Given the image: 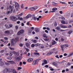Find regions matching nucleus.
<instances>
[{
	"label": "nucleus",
	"mask_w": 73,
	"mask_h": 73,
	"mask_svg": "<svg viewBox=\"0 0 73 73\" xmlns=\"http://www.w3.org/2000/svg\"><path fill=\"white\" fill-rule=\"evenodd\" d=\"M60 27L62 28H67V27L66 26L61 25Z\"/></svg>",
	"instance_id": "obj_21"
},
{
	"label": "nucleus",
	"mask_w": 73,
	"mask_h": 73,
	"mask_svg": "<svg viewBox=\"0 0 73 73\" xmlns=\"http://www.w3.org/2000/svg\"><path fill=\"white\" fill-rule=\"evenodd\" d=\"M5 64L7 66L8 65H9V64L8 63L5 62Z\"/></svg>",
	"instance_id": "obj_51"
},
{
	"label": "nucleus",
	"mask_w": 73,
	"mask_h": 73,
	"mask_svg": "<svg viewBox=\"0 0 73 73\" xmlns=\"http://www.w3.org/2000/svg\"><path fill=\"white\" fill-rule=\"evenodd\" d=\"M33 42L34 43H36L37 42V41H36V40H34L33 41Z\"/></svg>",
	"instance_id": "obj_48"
},
{
	"label": "nucleus",
	"mask_w": 73,
	"mask_h": 73,
	"mask_svg": "<svg viewBox=\"0 0 73 73\" xmlns=\"http://www.w3.org/2000/svg\"><path fill=\"white\" fill-rule=\"evenodd\" d=\"M36 9H37V8H36L33 7H31L30 9V10L31 11H35V10H36Z\"/></svg>",
	"instance_id": "obj_11"
},
{
	"label": "nucleus",
	"mask_w": 73,
	"mask_h": 73,
	"mask_svg": "<svg viewBox=\"0 0 73 73\" xmlns=\"http://www.w3.org/2000/svg\"><path fill=\"white\" fill-rule=\"evenodd\" d=\"M35 44H32L31 45V47H32V48H34V47H35Z\"/></svg>",
	"instance_id": "obj_41"
},
{
	"label": "nucleus",
	"mask_w": 73,
	"mask_h": 73,
	"mask_svg": "<svg viewBox=\"0 0 73 73\" xmlns=\"http://www.w3.org/2000/svg\"><path fill=\"white\" fill-rule=\"evenodd\" d=\"M15 28L16 30H17V29H18V26H15Z\"/></svg>",
	"instance_id": "obj_54"
},
{
	"label": "nucleus",
	"mask_w": 73,
	"mask_h": 73,
	"mask_svg": "<svg viewBox=\"0 0 73 73\" xmlns=\"http://www.w3.org/2000/svg\"><path fill=\"white\" fill-rule=\"evenodd\" d=\"M18 19H19V20H20L21 21L23 20V18L20 17H18Z\"/></svg>",
	"instance_id": "obj_29"
},
{
	"label": "nucleus",
	"mask_w": 73,
	"mask_h": 73,
	"mask_svg": "<svg viewBox=\"0 0 73 73\" xmlns=\"http://www.w3.org/2000/svg\"><path fill=\"white\" fill-rule=\"evenodd\" d=\"M4 50H1V53H4Z\"/></svg>",
	"instance_id": "obj_58"
},
{
	"label": "nucleus",
	"mask_w": 73,
	"mask_h": 73,
	"mask_svg": "<svg viewBox=\"0 0 73 73\" xmlns=\"http://www.w3.org/2000/svg\"><path fill=\"white\" fill-rule=\"evenodd\" d=\"M73 20H70V21H68V22H69V23H72V22H73Z\"/></svg>",
	"instance_id": "obj_47"
},
{
	"label": "nucleus",
	"mask_w": 73,
	"mask_h": 73,
	"mask_svg": "<svg viewBox=\"0 0 73 73\" xmlns=\"http://www.w3.org/2000/svg\"><path fill=\"white\" fill-rule=\"evenodd\" d=\"M70 7H73V2H72L71 3V5H70Z\"/></svg>",
	"instance_id": "obj_50"
},
{
	"label": "nucleus",
	"mask_w": 73,
	"mask_h": 73,
	"mask_svg": "<svg viewBox=\"0 0 73 73\" xmlns=\"http://www.w3.org/2000/svg\"><path fill=\"white\" fill-rule=\"evenodd\" d=\"M2 72L3 73H7L8 72V70L7 68H6L3 70Z\"/></svg>",
	"instance_id": "obj_15"
},
{
	"label": "nucleus",
	"mask_w": 73,
	"mask_h": 73,
	"mask_svg": "<svg viewBox=\"0 0 73 73\" xmlns=\"http://www.w3.org/2000/svg\"><path fill=\"white\" fill-rule=\"evenodd\" d=\"M24 32V31L23 30H21L18 32L17 35L19 36V35H20L23 33Z\"/></svg>",
	"instance_id": "obj_3"
},
{
	"label": "nucleus",
	"mask_w": 73,
	"mask_h": 73,
	"mask_svg": "<svg viewBox=\"0 0 73 73\" xmlns=\"http://www.w3.org/2000/svg\"><path fill=\"white\" fill-rule=\"evenodd\" d=\"M55 29L58 31H60V30H61V28H60V27H56Z\"/></svg>",
	"instance_id": "obj_20"
},
{
	"label": "nucleus",
	"mask_w": 73,
	"mask_h": 73,
	"mask_svg": "<svg viewBox=\"0 0 73 73\" xmlns=\"http://www.w3.org/2000/svg\"><path fill=\"white\" fill-rule=\"evenodd\" d=\"M21 7L22 8H23V7H24V4H21Z\"/></svg>",
	"instance_id": "obj_53"
},
{
	"label": "nucleus",
	"mask_w": 73,
	"mask_h": 73,
	"mask_svg": "<svg viewBox=\"0 0 73 73\" xmlns=\"http://www.w3.org/2000/svg\"><path fill=\"white\" fill-rule=\"evenodd\" d=\"M31 33H32V30H29L28 32L29 35H30V34H31Z\"/></svg>",
	"instance_id": "obj_24"
},
{
	"label": "nucleus",
	"mask_w": 73,
	"mask_h": 73,
	"mask_svg": "<svg viewBox=\"0 0 73 73\" xmlns=\"http://www.w3.org/2000/svg\"><path fill=\"white\" fill-rule=\"evenodd\" d=\"M25 49L26 50V51L27 52H29V49L26 48Z\"/></svg>",
	"instance_id": "obj_59"
},
{
	"label": "nucleus",
	"mask_w": 73,
	"mask_h": 73,
	"mask_svg": "<svg viewBox=\"0 0 73 73\" xmlns=\"http://www.w3.org/2000/svg\"><path fill=\"white\" fill-rule=\"evenodd\" d=\"M9 27H10V28H11V27H12L13 25H12V24H10L9 25Z\"/></svg>",
	"instance_id": "obj_61"
},
{
	"label": "nucleus",
	"mask_w": 73,
	"mask_h": 73,
	"mask_svg": "<svg viewBox=\"0 0 73 73\" xmlns=\"http://www.w3.org/2000/svg\"><path fill=\"white\" fill-rule=\"evenodd\" d=\"M44 64H48V62H47V61L46 60H44Z\"/></svg>",
	"instance_id": "obj_35"
},
{
	"label": "nucleus",
	"mask_w": 73,
	"mask_h": 73,
	"mask_svg": "<svg viewBox=\"0 0 73 73\" xmlns=\"http://www.w3.org/2000/svg\"><path fill=\"white\" fill-rule=\"evenodd\" d=\"M10 33V31H5V34H6V36H8Z\"/></svg>",
	"instance_id": "obj_9"
},
{
	"label": "nucleus",
	"mask_w": 73,
	"mask_h": 73,
	"mask_svg": "<svg viewBox=\"0 0 73 73\" xmlns=\"http://www.w3.org/2000/svg\"><path fill=\"white\" fill-rule=\"evenodd\" d=\"M18 70H20L22 68L21 67H18Z\"/></svg>",
	"instance_id": "obj_46"
},
{
	"label": "nucleus",
	"mask_w": 73,
	"mask_h": 73,
	"mask_svg": "<svg viewBox=\"0 0 73 73\" xmlns=\"http://www.w3.org/2000/svg\"><path fill=\"white\" fill-rule=\"evenodd\" d=\"M43 37H45L46 38H48V36H46V35L45 34H44L43 35Z\"/></svg>",
	"instance_id": "obj_25"
},
{
	"label": "nucleus",
	"mask_w": 73,
	"mask_h": 73,
	"mask_svg": "<svg viewBox=\"0 0 73 73\" xmlns=\"http://www.w3.org/2000/svg\"><path fill=\"white\" fill-rule=\"evenodd\" d=\"M27 61L29 62H30L33 61V59L32 58H30L27 60Z\"/></svg>",
	"instance_id": "obj_14"
},
{
	"label": "nucleus",
	"mask_w": 73,
	"mask_h": 73,
	"mask_svg": "<svg viewBox=\"0 0 73 73\" xmlns=\"http://www.w3.org/2000/svg\"><path fill=\"white\" fill-rule=\"evenodd\" d=\"M10 49L11 50H15V48H10Z\"/></svg>",
	"instance_id": "obj_57"
},
{
	"label": "nucleus",
	"mask_w": 73,
	"mask_h": 73,
	"mask_svg": "<svg viewBox=\"0 0 73 73\" xmlns=\"http://www.w3.org/2000/svg\"><path fill=\"white\" fill-rule=\"evenodd\" d=\"M61 23H62V24H67L68 23H65V21H61Z\"/></svg>",
	"instance_id": "obj_30"
},
{
	"label": "nucleus",
	"mask_w": 73,
	"mask_h": 73,
	"mask_svg": "<svg viewBox=\"0 0 73 73\" xmlns=\"http://www.w3.org/2000/svg\"><path fill=\"white\" fill-rule=\"evenodd\" d=\"M34 54H35V55H39V54H40V53H39L38 52H35L34 53Z\"/></svg>",
	"instance_id": "obj_32"
},
{
	"label": "nucleus",
	"mask_w": 73,
	"mask_h": 73,
	"mask_svg": "<svg viewBox=\"0 0 73 73\" xmlns=\"http://www.w3.org/2000/svg\"><path fill=\"white\" fill-rule=\"evenodd\" d=\"M13 53L15 56H19V54L17 52L15 51H13Z\"/></svg>",
	"instance_id": "obj_10"
},
{
	"label": "nucleus",
	"mask_w": 73,
	"mask_h": 73,
	"mask_svg": "<svg viewBox=\"0 0 73 73\" xmlns=\"http://www.w3.org/2000/svg\"><path fill=\"white\" fill-rule=\"evenodd\" d=\"M35 30L36 32H38L40 31V29L37 28H35Z\"/></svg>",
	"instance_id": "obj_19"
},
{
	"label": "nucleus",
	"mask_w": 73,
	"mask_h": 73,
	"mask_svg": "<svg viewBox=\"0 0 73 73\" xmlns=\"http://www.w3.org/2000/svg\"><path fill=\"white\" fill-rule=\"evenodd\" d=\"M60 4H66L65 2H62L61 1H60Z\"/></svg>",
	"instance_id": "obj_40"
},
{
	"label": "nucleus",
	"mask_w": 73,
	"mask_h": 73,
	"mask_svg": "<svg viewBox=\"0 0 73 73\" xmlns=\"http://www.w3.org/2000/svg\"><path fill=\"white\" fill-rule=\"evenodd\" d=\"M54 25L55 27L57 26V22H55L54 23Z\"/></svg>",
	"instance_id": "obj_42"
},
{
	"label": "nucleus",
	"mask_w": 73,
	"mask_h": 73,
	"mask_svg": "<svg viewBox=\"0 0 73 73\" xmlns=\"http://www.w3.org/2000/svg\"><path fill=\"white\" fill-rule=\"evenodd\" d=\"M49 46V44H48V43H46L45 45V46L46 48H48V47Z\"/></svg>",
	"instance_id": "obj_45"
},
{
	"label": "nucleus",
	"mask_w": 73,
	"mask_h": 73,
	"mask_svg": "<svg viewBox=\"0 0 73 73\" xmlns=\"http://www.w3.org/2000/svg\"><path fill=\"white\" fill-rule=\"evenodd\" d=\"M52 53H53V52L49 51L47 53V56H49V55H50L51 54H52Z\"/></svg>",
	"instance_id": "obj_16"
},
{
	"label": "nucleus",
	"mask_w": 73,
	"mask_h": 73,
	"mask_svg": "<svg viewBox=\"0 0 73 73\" xmlns=\"http://www.w3.org/2000/svg\"><path fill=\"white\" fill-rule=\"evenodd\" d=\"M19 46H21L22 47V46H23V44H19Z\"/></svg>",
	"instance_id": "obj_56"
},
{
	"label": "nucleus",
	"mask_w": 73,
	"mask_h": 73,
	"mask_svg": "<svg viewBox=\"0 0 73 73\" xmlns=\"http://www.w3.org/2000/svg\"><path fill=\"white\" fill-rule=\"evenodd\" d=\"M12 72H13V73H17V72L15 69H13V71Z\"/></svg>",
	"instance_id": "obj_34"
},
{
	"label": "nucleus",
	"mask_w": 73,
	"mask_h": 73,
	"mask_svg": "<svg viewBox=\"0 0 73 73\" xmlns=\"http://www.w3.org/2000/svg\"><path fill=\"white\" fill-rule=\"evenodd\" d=\"M8 60H12V57H9L8 58Z\"/></svg>",
	"instance_id": "obj_52"
},
{
	"label": "nucleus",
	"mask_w": 73,
	"mask_h": 73,
	"mask_svg": "<svg viewBox=\"0 0 73 73\" xmlns=\"http://www.w3.org/2000/svg\"><path fill=\"white\" fill-rule=\"evenodd\" d=\"M40 60H41V59H39L38 60H34L33 61V64L34 65H36L37 63H38V61H40Z\"/></svg>",
	"instance_id": "obj_4"
},
{
	"label": "nucleus",
	"mask_w": 73,
	"mask_h": 73,
	"mask_svg": "<svg viewBox=\"0 0 73 73\" xmlns=\"http://www.w3.org/2000/svg\"><path fill=\"white\" fill-rule=\"evenodd\" d=\"M49 40V39L48 38H47L46 39V38L44 39V40L45 41H48Z\"/></svg>",
	"instance_id": "obj_36"
},
{
	"label": "nucleus",
	"mask_w": 73,
	"mask_h": 73,
	"mask_svg": "<svg viewBox=\"0 0 73 73\" xmlns=\"http://www.w3.org/2000/svg\"><path fill=\"white\" fill-rule=\"evenodd\" d=\"M55 57H56V58H59V57H58V55L55 56Z\"/></svg>",
	"instance_id": "obj_64"
},
{
	"label": "nucleus",
	"mask_w": 73,
	"mask_h": 73,
	"mask_svg": "<svg viewBox=\"0 0 73 73\" xmlns=\"http://www.w3.org/2000/svg\"><path fill=\"white\" fill-rule=\"evenodd\" d=\"M4 65V63L1 61H0V66H3Z\"/></svg>",
	"instance_id": "obj_18"
},
{
	"label": "nucleus",
	"mask_w": 73,
	"mask_h": 73,
	"mask_svg": "<svg viewBox=\"0 0 73 73\" xmlns=\"http://www.w3.org/2000/svg\"><path fill=\"white\" fill-rule=\"evenodd\" d=\"M13 53H13V52H10V56H12V55H13Z\"/></svg>",
	"instance_id": "obj_27"
},
{
	"label": "nucleus",
	"mask_w": 73,
	"mask_h": 73,
	"mask_svg": "<svg viewBox=\"0 0 73 73\" xmlns=\"http://www.w3.org/2000/svg\"><path fill=\"white\" fill-rule=\"evenodd\" d=\"M13 69H11V68H8L7 69V72H13Z\"/></svg>",
	"instance_id": "obj_12"
},
{
	"label": "nucleus",
	"mask_w": 73,
	"mask_h": 73,
	"mask_svg": "<svg viewBox=\"0 0 73 73\" xmlns=\"http://www.w3.org/2000/svg\"><path fill=\"white\" fill-rule=\"evenodd\" d=\"M52 4L53 5V6H56V5H57V3H56L54 2H52Z\"/></svg>",
	"instance_id": "obj_23"
},
{
	"label": "nucleus",
	"mask_w": 73,
	"mask_h": 73,
	"mask_svg": "<svg viewBox=\"0 0 73 73\" xmlns=\"http://www.w3.org/2000/svg\"><path fill=\"white\" fill-rule=\"evenodd\" d=\"M4 39L6 40H8V37H5L4 38Z\"/></svg>",
	"instance_id": "obj_44"
},
{
	"label": "nucleus",
	"mask_w": 73,
	"mask_h": 73,
	"mask_svg": "<svg viewBox=\"0 0 73 73\" xmlns=\"http://www.w3.org/2000/svg\"><path fill=\"white\" fill-rule=\"evenodd\" d=\"M15 60L17 61H19L21 59V57L19 56L18 57H15Z\"/></svg>",
	"instance_id": "obj_5"
},
{
	"label": "nucleus",
	"mask_w": 73,
	"mask_h": 73,
	"mask_svg": "<svg viewBox=\"0 0 73 73\" xmlns=\"http://www.w3.org/2000/svg\"><path fill=\"white\" fill-rule=\"evenodd\" d=\"M23 15V14L22 13L20 14H19V15H17L16 16L17 17V16H20V17H21V16H22Z\"/></svg>",
	"instance_id": "obj_31"
},
{
	"label": "nucleus",
	"mask_w": 73,
	"mask_h": 73,
	"mask_svg": "<svg viewBox=\"0 0 73 73\" xmlns=\"http://www.w3.org/2000/svg\"><path fill=\"white\" fill-rule=\"evenodd\" d=\"M62 19L63 20H65V18L64 17H62Z\"/></svg>",
	"instance_id": "obj_62"
},
{
	"label": "nucleus",
	"mask_w": 73,
	"mask_h": 73,
	"mask_svg": "<svg viewBox=\"0 0 73 73\" xmlns=\"http://www.w3.org/2000/svg\"><path fill=\"white\" fill-rule=\"evenodd\" d=\"M53 65H54L56 67H57V66H58V64L57 63L55 62H54L52 63Z\"/></svg>",
	"instance_id": "obj_17"
},
{
	"label": "nucleus",
	"mask_w": 73,
	"mask_h": 73,
	"mask_svg": "<svg viewBox=\"0 0 73 73\" xmlns=\"http://www.w3.org/2000/svg\"><path fill=\"white\" fill-rule=\"evenodd\" d=\"M5 26L6 28L7 29H9V28H10V27H8V26L7 25H5Z\"/></svg>",
	"instance_id": "obj_33"
},
{
	"label": "nucleus",
	"mask_w": 73,
	"mask_h": 73,
	"mask_svg": "<svg viewBox=\"0 0 73 73\" xmlns=\"http://www.w3.org/2000/svg\"><path fill=\"white\" fill-rule=\"evenodd\" d=\"M57 8H53L52 9V11H57Z\"/></svg>",
	"instance_id": "obj_38"
},
{
	"label": "nucleus",
	"mask_w": 73,
	"mask_h": 73,
	"mask_svg": "<svg viewBox=\"0 0 73 73\" xmlns=\"http://www.w3.org/2000/svg\"><path fill=\"white\" fill-rule=\"evenodd\" d=\"M73 56L72 54L71 53L67 57H71V56Z\"/></svg>",
	"instance_id": "obj_43"
},
{
	"label": "nucleus",
	"mask_w": 73,
	"mask_h": 73,
	"mask_svg": "<svg viewBox=\"0 0 73 73\" xmlns=\"http://www.w3.org/2000/svg\"><path fill=\"white\" fill-rule=\"evenodd\" d=\"M26 46H29V43H28V42H27L26 43Z\"/></svg>",
	"instance_id": "obj_37"
},
{
	"label": "nucleus",
	"mask_w": 73,
	"mask_h": 73,
	"mask_svg": "<svg viewBox=\"0 0 73 73\" xmlns=\"http://www.w3.org/2000/svg\"><path fill=\"white\" fill-rule=\"evenodd\" d=\"M15 42L14 41V39H12L11 41V46H14V44H15L16 43H15Z\"/></svg>",
	"instance_id": "obj_7"
},
{
	"label": "nucleus",
	"mask_w": 73,
	"mask_h": 73,
	"mask_svg": "<svg viewBox=\"0 0 73 73\" xmlns=\"http://www.w3.org/2000/svg\"><path fill=\"white\" fill-rule=\"evenodd\" d=\"M56 42L55 40L52 41V45H54V44H56Z\"/></svg>",
	"instance_id": "obj_28"
},
{
	"label": "nucleus",
	"mask_w": 73,
	"mask_h": 73,
	"mask_svg": "<svg viewBox=\"0 0 73 73\" xmlns=\"http://www.w3.org/2000/svg\"><path fill=\"white\" fill-rule=\"evenodd\" d=\"M31 15L30 14H29L26 17V19H29V18L31 17Z\"/></svg>",
	"instance_id": "obj_22"
},
{
	"label": "nucleus",
	"mask_w": 73,
	"mask_h": 73,
	"mask_svg": "<svg viewBox=\"0 0 73 73\" xmlns=\"http://www.w3.org/2000/svg\"><path fill=\"white\" fill-rule=\"evenodd\" d=\"M68 31V30H60V31H61L62 32H65V31Z\"/></svg>",
	"instance_id": "obj_49"
},
{
	"label": "nucleus",
	"mask_w": 73,
	"mask_h": 73,
	"mask_svg": "<svg viewBox=\"0 0 73 73\" xmlns=\"http://www.w3.org/2000/svg\"><path fill=\"white\" fill-rule=\"evenodd\" d=\"M46 29L48 31H50V28L49 27H47L46 28Z\"/></svg>",
	"instance_id": "obj_55"
},
{
	"label": "nucleus",
	"mask_w": 73,
	"mask_h": 73,
	"mask_svg": "<svg viewBox=\"0 0 73 73\" xmlns=\"http://www.w3.org/2000/svg\"><path fill=\"white\" fill-rule=\"evenodd\" d=\"M61 46L62 50V52H64V49H65L64 45H61Z\"/></svg>",
	"instance_id": "obj_13"
},
{
	"label": "nucleus",
	"mask_w": 73,
	"mask_h": 73,
	"mask_svg": "<svg viewBox=\"0 0 73 73\" xmlns=\"http://www.w3.org/2000/svg\"><path fill=\"white\" fill-rule=\"evenodd\" d=\"M9 9H11L10 11V13H12L13 12V13H15V9H14V7L13 6H12L11 5H10L9 6Z\"/></svg>",
	"instance_id": "obj_2"
},
{
	"label": "nucleus",
	"mask_w": 73,
	"mask_h": 73,
	"mask_svg": "<svg viewBox=\"0 0 73 73\" xmlns=\"http://www.w3.org/2000/svg\"><path fill=\"white\" fill-rule=\"evenodd\" d=\"M73 32L72 30H71L68 32V34L69 35H70Z\"/></svg>",
	"instance_id": "obj_26"
},
{
	"label": "nucleus",
	"mask_w": 73,
	"mask_h": 73,
	"mask_svg": "<svg viewBox=\"0 0 73 73\" xmlns=\"http://www.w3.org/2000/svg\"><path fill=\"white\" fill-rule=\"evenodd\" d=\"M19 37H17L15 39H14V41L15 42V43L16 44L17 43V42L18 41H19Z\"/></svg>",
	"instance_id": "obj_8"
},
{
	"label": "nucleus",
	"mask_w": 73,
	"mask_h": 73,
	"mask_svg": "<svg viewBox=\"0 0 73 73\" xmlns=\"http://www.w3.org/2000/svg\"><path fill=\"white\" fill-rule=\"evenodd\" d=\"M11 19H12V20H13L14 21H16L17 20V18L13 16H11Z\"/></svg>",
	"instance_id": "obj_6"
},
{
	"label": "nucleus",
	"mask_w": 73,
	"mask_h": 73,
	"mask_svg": "<svg viewBox=\"0 0 73 73\" xmlns=\"http://www.w3.org/2000/svg\"><path fill=\"white\" fill-rule=\"evenodd\" d=\"M70 13H69L67 14V17H70Z\"/></svg>",
	"instance_id": "obj_39"
},
{
	"label": "nucleus",
	"mask_w": 73,
	"mask_h": 73,
	"mask_svg": "<svg viewBox=\"0 0 73 73\" xmlns=\"http://www.w3.org/2000/svg\"><path fill=\"white\" fill-rule=\"evenodd\" d=\"M71 27H72V26L70 25L68 26V28H71Z\"/></svg>",
	"instance_id": "obj_63"
},
{
	"label": "nucleus",
	"mask_w": 73,
	"mask_h": 73,
	"mask_svg": "<svg viewBox=\"0 0 73 73\" xmlns=\"http://www.w3.org/2000/svg\"><path fill=\"white\" fill-rule=\"evenodd\" d=\"M13 6H15L17 11H18V9H19V5L18 3L14 2L13 3Z\"/></svg>",
	"instance_id": "obj_1"
},
{
	"label": "nucleus",
	"mask_w": 73,
	"mask_h": 73,
	"mask_svg": "<svg viewBox=\"0 0 73 73\" xmlns=\"http://www.w3.org/2000/svg\"><path fill=\"white\" fill-rule=\"evenodd\" d=\"M36 46H40V44H35Z\"/></svg>",
	"instance_id": "obj_60"
}]
</instances>
